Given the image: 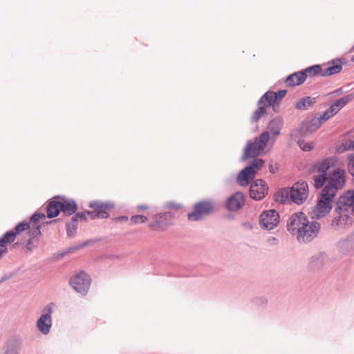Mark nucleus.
Instances as JSON below:
<instances>
[{"label":"nucleus","mask_w":354,"mask_h":354,"mask_svg":"<svg viewBox=\"0 0 354 354\" xmlns=\"http://www.w3.org/2000/svg\"><path fill=\"white\" fill-rule=\"evenodd\" d=\"M54 304H47L43 309V314L37 321V327L43 335H48L52 326V317Z\"/></svg>","instance_id":"obj_10"},{"label":"nucleus","mask_w":354,"mask_h":354,"mask_svg":"<svg viewBox=\"0 0 354 354\" xmlns=\"http://www.w3.org/2000/svg\"><path fill=\"white\" fill-rule=\"evenodd\" d=\"M314 187L316 189L322 188L326 182L328 183L327 174H319L313 176Z\"/></svg>","instance_id":"obj_33"},{"label":"nucleus","mask_w":354,"mask_h":354,"mask_svg":"<svg viewBox=\"0 0 354 354\" xmlns=\"http://www.w3.org/2000/svg\"><path fill=\"white\" fill-rule=\"evenodd\" d=\"M353 214L351 209L336 201L334 216L330 223L331 227L335 230H343L351 227L354 223Z\"/></svg>","instance_id":"obj_1"},{"label":"nucleus","mask_w":354,"mask_h":354,"mask_svg":"<svg viewBox=\"0 0 354 354\" xmlns=\"http://www.w3.org/2000/svg\"><path fill=\"white\" fill-rule=\"evenodd\" d=\"M268 187L263 179L254 180L250 187L249 194L251 198L254 201H261L268 194Z\"/></svg>","instance_id":"obj_12"},{"label":"nucleus","mask_w":354,"mask_h":354,"mask_svg":"<svg viewBox=\"0 0 354 354\" xmlns=\"http://www.w3.org/2000/svg\"><path fill=\"white\" fill-rule=\"evenodd\" d=\"M214 209V205L209 200L201 201L194 205V211L187 214V218L192 221H198L204 216L209 215Z\"/></svg>","instance_id":"obj_7"},{"label":"nucleus","mask_w":354,"mask_h":354,"mask_svg":"<svg viewBox=\"0 0 354 354\" xmlns=\"http://www.w3.org/2000/svg\"><path fill=\"white\" fill-rule=\"evenodd\" d=\"M283 124V120L281 116H277L269 122L267 127L268 130L264 131L268 132V140L270 139V134L273 137H276L280 134Z\"/></svg>","instance_id":"obj_20"},{"label":"nucleus","mask_w":354,"mask_h":354,"mask_svg":"<svg viewBox=\"0 0 354 354\" xmlns=\"http://www.w3.org/2000/svg\"><path fill=\"white\" fill-rule=\"evenodd\" d=\"M259 108L254 111L252 117L251 122H258L263 115L266 113V107L261 105H259Z\"/></svg>","instance_id":"obj_35"},{"label":"nucleus","mask_w":354,"mask_h":354,"mask_svg":"<svg viewBox=\"0 0 354 354\" xmlns=\"http://www.w3.org/2000/svg\"><path fill=\"white\" fill-rule=\"evenodd\" d=\"M78 221L75 218L72 217L71 221L66 224V234L69 237H73L75 235L77 230Z\"/></svg>","instance_id":"obj_32"},{"label":"nucleus","mask_w":354,"mask_h":354,"mask_svg":"<svg viewBox=\"0 0 354 354\" xmlns=\"http://www.w3.org/2000/svg\"><path fill=\"white\" fill-rule=\"evenodd\" d=\"M8 249L7 248H1L0 249V258L1 257V256L3 255V253H6L7 252Z\"/></svg>","instance_id":"obj_55"},{"label":"nucleus","mask_w":354,"mask_h":354,"mask_svg":"<svg viewBox=\"0 0 354 354\" xmlns=\"http://www.w3.org/2000/svg\"><path fill=\"white\" fill-rule=\"evenodd\" d=\"M243 226H245V227H247L250 230H251L252 228V226L250 223L246 222V223H243Z\"/></svg>","instance_id":"obj_56"},{"label":"nucleus","mask_w":354,"mask_h":354,"mask_svg":"<svg viewBox=\"0 0 354 354\" xmlns=\"http://www.w3.org/2000/svg\"><path fill=\"white\" fill-rule=\"evenodd\" d=\"M345 183V171L341 168H337L328 174V183L322 189L336 196L337 191L344 187Z\"/></svg>","instance_id":"obj_5"},{"label":"nucleus","mask_w":354,"mask_h":354,"mask_svg":"<svg viewBox=\"0 0 354 354\" xmlns=\"http://www.w3.org/2000/svg\"><path fill=\"white\" fill-rule=\"evenodd\" d=\"M317 75L322 76V66L319 64L313 65L302 71H299L289 75L285 80L284 82L288 87L302 84L307 77H314Z\"/></svg>","instance_id":"obj_4"},{"label":"nucleus","mask_w":354,"mask_h":354,"mask_svg":"<svg viewBox=\"0 0 354 354\" xmlns=\"http://www.w3.org/2000/svg\"><path fill=\"white\" fill-rule=\"evenodd\" d=\"M22 342L19 338L10 339L7 344L4 354H19L21 349Z\"/></svg>","instance_id":"obj_24"},{"label":"nucleus","mask_w":354,"mask_h":354,"mask_svg":"<svg viewBox=\"0 0 354 354\" xmlns=\"http://www.w3.org/2000/svg\"><path fill=\"white\" fill-rule=\"evenodd\" d=\"M297 143L300 148L304 151H310L313 148V145L311 143L305 142L303 139H299Z\"/></svg>","instance_id":"obj_43"},{"label":"nucleus","mask_w":354,"mask_h":354,"mask_svg":"<svg viewBox=\"0 0 354 354\" xmlns=\"http://www.w3.org/2000/svg\"><path fill=\"white\" fill-rule=\"evenodd\" d=\"M344 63H346L344 59H336L333 60L331 62H329V64H331L330 66L325 69L322 68V76L327 77L339 73L342 71V64Z\"/></svg>","instance_id":"obj_21"},{"label":"nucleus","mask_w":354,"mask_h":354,"mask_svg":"<svg viewBox=\"0 0 354 354\" xmlns=\"http://www.w3.org/2000/svg\"><path fill=\"white\" fill-rule=\"evenodd\" d=\"M264 165V160L262 158H254L253 160L249 162V164L245 167L247 169H249L250 171L253 172L254 174H257V171L260 170Z\"/></svg>","instance_id":"obj_30"},{"label":"nucleus","mask_w":354,"mask_h":354,"mask_svg":"<svg viewBox=\"0 0 354 354\" xmlns=\"http://www.w3.org/2000/svg\"><path fill=\"white\" fill-rule=\"evenodd\" d=\"M273 95H274L273 91L266 92L259 100L257 104L261 105V104H264V102H266L267 104H264L263 106H265V107L271 106L272 105H273L274 104L276 103Z\"/></svg>","instance_id":"obj_29"},{"label":"nucleus","mask_w":354,"mask_h":354,"mask_svg":"<svg viewBox=\"0 0 354 354\" xmlns=\"http://www.w3.org/2000/svg\"><path fill=\"white\" fill-rule=\"evenodd\" d=\"M353 99V96L351 95H344L342 97H340L335 100L333 102L335 106L339 110V111L351 100Z\"/></svg>","instance_id":"obj_34"},{"label":"nucleus","mask_w":354,"mask_h":354,"mask_svg":"<svg viewBox=\"0 0 354 354\" xmlns=\"http://www.w3.org/2000/svg\"><path fill=\"white\" fill-rule=\"evenodd\" d=\"M270 171L271 173H274V169H273V168H272V167H270Z\"/></svg>","instance_id":"obj_59"},{"label":"nucleus","mask_w":354,"mask_h":354,"mask_svg":"<svg viewBox=\"0 0 354 354\" xmlns=\"http://www.w3.org/2000/svg\"><path fill=\"white\" fill-rule=\"evenodd\" d=\"M91 283L90 276L84 271L76 273L70 279V284L73 288L82 295L87 294Z\"/></svg>","instance_id":"obj_9"},{"label":"nucleus","mask_w":354,"mask_h":354,"mask_svg":"<svg viewBox=\"0 0 354 354\" xmlns=\"http://www.w3.org/2000/svg\"><path fill=\"white\" fill-rule=\"evenodd\" d=\"M256 175L253 172L250 171L249 169L245 167L241 169L237 176L236 183L241 187H246L254 181Z\"/></svg>","instance_id":"obj_19"},{"label":"nucleus","mask_w":354,"mask_h":354,"mask_svg":"<svg viewBox=\"0 0 354 354\" xmlns=\"http://www.w3.org/2000/svg\"><path fill=\"white\" fill-rule=\"evenodd\" d=\"M164 207L169 209H178L180 207V205L171 201L165 203Z\"/></svg>","instance_id":"obj_47"},{"label":"nucleus","mask_w":354,"mask_h":354,"mask_svg":"<svg viewBox=\"0 0 354 354\" xmlns=\"http://www.w3.org/2000/svg\"><path fill=\"white\" fill-rule=\"evenodd\" d=\"M28 234L30 236V239H33L34 238L37 237L38 236L41 234V225L34 224L30 226V228H28Z\"/></svg>","instance_id":"obj_36"},{"label":"nucleus","mask_w":354,"mask_h":354,"mask_svg":"<svg viewBox=\"0 0 354 354\" xmlns=\"http://www.w3.org/2000/svg\"><path fill=\"white\" fill-rule=\"evenodd\" d=\"M308 220L307 216L302 212H299L292 214L287 221V230L292 233L298 234V231L300 230L303 224Z\"/></svg>","instance_id":"obj_15"},{"label":"nucleus","mask_w":354,"mask_h":354,"mask_svg":"<svg viewBox=\"0 0 354 354\" xmlns=\"http://www.w3.org/2000/svg\"><path fill=\"white\" fill-rule=\"evenodd\" d=\"M290 201L297 205L303 204L308 196V185L306 181L295 183L289 187Z\"/></svg>","instance_id":"obj_8"},{"label":"nucleus","mask_w":354,"mask_h":354,"mask_svg":"<svg viewBox=\"0 0 354 354\" xmlns=\"http://www.w3.org/2000/svg\"><path fill=\"white\" fill-rule=\"evenodd\" d=\"M15 238L16 233H14V231H7L0 237V247L2 248H7V244L12 243L15 240Z\"/></svg>","instance_id":"obj_28"},{"label":"nucleus","mask_w":354,"mask_h":354,"mask_svg":"<svg viewBox=\"0 0 354 354\" xmlns=\"http://www.w3.org/2000/svg\"><path fill=\"white\" fill-rule=\"evenodd\" d=\"M266 241L270 245H277L279 243V240L274 236L268 237Z\"/></svg>","instance_id":"obj_50"},{"label":"nucleus","mask_w":354,"mask_h":354,"mask_svg":"<svg viewBox=\"0 0 354 354\" xmlns=\"http://www.w3.org/2000/svg\"><path fill=\"white\" fill-rule=\"evenodd\" d=\"M57 221V219H55V220L50 221L49 222H46V224H51V223H55Z\"/></svg>","instance_id":"obj_57"},{"label":"nucleus","mask_w":354,"mask_h":354,"mask_svg":"<svg viewBox=\"0 0 354 354\" xmlns=\"http://www.w3.org/2000/svg\"><path fill=\"white\" fill-rule=\"evenodd\" d=\"M317 102V98L310 96H306L299 99L295 104V108L298 110H307Z\"/></svg>","instance_id":"obj_26"},{"label":"nucleus","mask_w":354,"mask_h":354,"mask_svg":"<svg viewBox=\"0 0 354 354\" xmlns=\"http://www.w3.org/2000/svg\"><path fill=\"white\" fill-rule=\"evenodd\" d=\"M173 218L171 212H163L156 214L153 218V221L149 224V227L155 231H163L169 225Z\"/></svg>","instance_id":"obj_13"},{"label":"nucleus","mask_w":354,"mask_h":354,"mask_svg":"<svg viewBox=\"0 0 354 354\" xmlns=\"http://www.w3.org/2000/svg\"><path fill=\"white\" fill-rule=\"evenodd\" d=\"M271 139L272 140V142H274L275 141V138H272Z\"/></svg>","instance_id":"obj_61"},{"label":"nucleus","mask_w":354,"mask_h":354,"mask_svg":"<svg viewBox=\"0 0 354 354\" xmlns=\"http://www.w3.org/2000/svg\"><path fill=\"white\" fill-rule=\"evenodd\" d=\"M272 108H273L274 111L277 112V106H276L274 104L273 105H272Z\"/></svg>","instance_id":"obj_58"},{"label":"nucleus","mask_w":354,"mask_h":354,"mask_svg":"<svg viewBox=\"0 0 354 354\" xmlns=\"http://www.w3.org/2000/svg\"><path fill=\"white\" fill-rule=\"evenodd\" d=\"M351 60L352 62H354V55H353V56L351 57Z\"/></svg>","instance_id":"obj_60"},{"label":"nucleus","mask_w":354,"mask_h":354,"mask_svg":"<svg viewBox=\"0 0 354 354\" xmlns=\"http://www.w3.org/2000/svg\"><path fill=\"white\" fill-rule=\"evenodd\" d=\"M347 169L348 173L354 177V154L348 155L347 157Z\"/></svg>","instance_id":"obj_41"},{"label":"nucleus","mask_w":354,"mask_h":354,"mask_svg":"<svg viewBox=\"0 0 354 354\" xmlns=\"http://www.w3.org/2000/svg\"><path fill=\"white\" fill-rule=\"evenodd\" d=\"M344 149L346 151L349 150H354V140L353 141H351L349 144L346 143L345 145L343 144Z\"/></svg>","instance_id":"obj_52"},{"label":"nucleus","mask_w":354,"mask_h":354,"mask_svg":"<svg viewBox=\"0 0 354 354\" xmlns=\"http://www.w3.org/2000/svg\"><path fill=\"white\" fill-rule=\"evenodd\" d=\"M88 206L95 211L99 218H107L109 217V212L115 207V204L109 201L96 200L89 202Z\"/></svg>","instance_id":"obj_14"},{"label":"nucleus","mask_w":354,"mask_h":354,"mask_svg":"<svg viewBox=\"0 0 354 354\" xmlns=\"http://www.w3.org/2000/svg\"><path fill=\"white\" fill-rule=\"evenodd\" d=\"M245 203V196L241 192H236L230 196L226 201V208L230 212L240 209Z\"/></svg>","instance_id":"obj_16"},{"label":"nucleus","mask_w":354,"mask_h":354,"mask_svg":"<svg viewBox=\"0 0 354 354\" xmlns=\"http://www.w3.org/2000/svg\"><path fill=\"white\" fill-rule=\"evenodd\" d=\"M321 225L317 221H309L308 220L298 231L297 239L299 243H307L311 242L318 235Z\"/></svg>","instance_id":"obj_6"},{"label":"nucleus","mask_w":354,"mask_h":354,"mask_svg":"<svg viewBox=\"0 0 354 354\" xmlns=\"http://www.w3.org/2000/svg\"><path fill=\"white\" fill-rule=\"evenodd\" d=\"M274 200L281 204L291 203L289 187L279 189L274 195Z\"/></svg>","instance_id":"obj_23"},{"label":"nucleus","mask_w":354,"mask_h":354,"mask_svg":"<svg viewBox=\"0 0 354 354\" xmlns=\"http://www.w3.org/2000/svg\"><path fill=\"white\" fill-rule=\"evenodd\" d=\"M22 245L24 248L25 252L26 253H29L33 250V241L32 239H28L26 243H22Z\"/></svg>","instance_id":"obj_44"},{"label":"nucleus","mask_w":354,"mask_h":354,"mask_svg":"<svg viewBox=\"0 0 354 354\" xmlns=\"http://www.w3.org/2000/svg\"><path fill=\"white\" fill-rule=\"evenodd\" d=\"M147 209H148V206L145 205H140L138 206V210H145Z\"/></svg>","instance_id":"obj_54"},{"label":"nucleus","mask_w":354,"mask_h":354,"mask_svg":"<svg viewBox=\"0 0 354 354\" xmlns=\"http://www.w3.org/2000/svg\"><path fill=\"white\" fill-rule=\"evenodd\" d=\"M252 303L254 305L261 308H265L268 304V299L263 297H257L252 299Z\"/></svg>","instance_id":"obj_38"},{"label":"nucleus","mask_w":354,"mask_h":354,"mask_svg":"<svg viewBox=\"0 0 354 354\" xmlns=\"http://www.w3.org/2000/svg\"><path fill=\"white\" fill-rule=\"evenodd\" d=\"M290 137L292 140L297 141L298 142L299 139H302L305 137L304 132L299 126V128H296L292 129L290 133Z\"/></svg>","instance_id":"obj_37"},{"label":"nucleus","mask_w":354,"mask_h":354,"mask_svg":"<svg viewBox=\"0 0 354 354\" xmlns=\"http://www.w3.org/2000/svg\"><path fill=\"white\" fill-rule=\"evenodd\" d=\"M300 127L305 136L308 133L315 131L319 127V124H317V122L315 121V120H313L310 122L302 121L300 124Z\"/></svg>","instance_id":"obj_27"},{"label":"nucleus","mask_w":354,"mask_h":354,"mask_svg":"<svg viewBox=\"0 0 354 354\" xmlns=\"http://www.w3.org/2000/svg\"><path fill=\"white\" fill-rule=\"evenodd\" d=\"M279 222V214L274 209L263 212L259 216V225L263 230L274 229Z\"/></svg>","instance_id":"obj_11"},{"label":"nucleus","mask_w":354,"mask_h":354,"mask_svg":"<svg viewBox=\"0 0 354 354\" xmlns=\"http://www.w3.org/2000/svg\"><path fill=\"white\" fill-rule=\"evenodd\" d=\"M86 215L89 216L91 219H96L99 218L97 214H96L95 211L94 209L90 211V210H86Z\"/></svg>","instance_id":"obj_51"},{"label":"nucleus","mask_w":354,"mask_h":354,"mask_svg":"<svg viewBox=\"0 0 354 354\" xmlns=\"http://www.w3.org/2000/svg\"><path fill=\"white\" fill-rule=\"evenodd\" d=\"M287 91L285 89H281L278 91L277 92H273V97H274L275 102H277L279 100H282L286 95Z\"/></svg>","instance_id":"obj_46"},{"label":"nucleus","mask_w":354,"mask_h":354,"mask_svg":"<svg viewBox=\"0 0 354 354\" xmlns=\"http://www.w3.org/2000/svg\"><path fill=\"white\" fill-rule=\"evenodd\" d=\"M45 218L46 215L44 213L35 212L32 215V216L30 218V222L28 223L31 225H32L33 224L35 225H39L37 223L39 222V219Z\"/></svg>","instance_id":"obj_40"},{"label":"nucleus","mask_w":354,"mask_h":354,"mask_svg":"<svg viewBox=\"0 0 354 354\" xmlns=\"http://www.w3.org/2000/svg\"><path fill=\"white\" fill-rule=\"evenodd\" d=\"M73 218H75L77 221L81 220V221H86V212H77L75 214L74 216H73Z\"/></svg>","instance_id":"obj_48"},{"label":"nucleus","mask_w":354,"mask_h":354,"mask_svg":"<svg viewBox=\"0 0 354 354\" xmlns=\"http://www.w3.org/2000/svg\"><path fill=\"white\" fill-rule=\"evenodd\" d=\"M339 248L344 252H354V230L339 243Z\"/></svg>","instance_id":"obj_25"},{"label":"nucleus","mask_w":354,"mask_h":354,"mask_svg":"<svg viewBox=\"0 0 354 354\" xmlns=\"http://www.w3.org/2000/svg\"><path fill=\"white\" fill-rule=\"evenodd\" d=\"M326 259V254L324 252H318L312 256L310 259L308 267L311 270H318L322 268Z\"/></svg>","instance_id":"obj_22"},{"label":"nucleus","mask_w":354,"mask_h":354,"mask_svg":"<svg viewBox=\"0 0 354 354\" xmlns=\"http://www.w3.org/2000/svg\"><path fill=\"white\" fill-rule=\"evenodd\" d=\"M115 219L118 221H126L128 220V216H121L116 218Z\"/></svg>","instance_id":"obj_53"},{"label":"nucleus","mask_w":354,"mask_h":354,"mask_svg":"<svg viewBox=\"0 0 354 354\" xmlns=\"http://www.w3.org/2000/svg\"><path fill=\"white\" fill-rule=\"evenodd\" d=\"M59 201L61 205L59 207L64 214L71 216L77 210V205L74 199L61 196Z\"/></svg>","instance_id":"obj_17"},{"label":"nucleus","mask_w":354,"mask_h":354,"mask_svg":"<svg viewBox=\"0 0 354 354\" xmlns=\"http://www.w3.org/2000/svg\"><path fill=\"white\" fill-rule=\"evenodd\" d=\"M59 198L61 196H56L50 198L46 205V217L48 218H53L57 217L62 212L60 209V201Z\"/></svg>","instance_id":"obj_18"},{"label":"nucleus","mask_w":354,"mask_h":354,"mask_svg":"<svg viewBox=\"0 0 354 354\" xmlns=\"http://www.w3.org/2000/svg\"><path fill=\"white\" fill-rule=\"evenodd\" d=\"M335 197L332 193L322 189L311 212L312 218L319 219L327 215L333 209Z\"/></svg>","instance_id":"obj_3"},{"label":"nucleus","mask_w":354,"mask_h":354,"mask_svg":"<svg viewBox=\"0 0 354 354\" xmlns=\"http://www.w3.org/2000/svg\"><path fill=\"white\" fill-rule=\"evenodd\" d=\"M352 50L354 51V45H353V47Z\"/></svg>","instance_id":"obj_63"},{"label":"nucleus","mask_w":354,"mask_h":354,"mask_svg":"<svg viewBox=\"0 0 354 354\" xmlns=\"http://www.w3.org/2000/svg\"><path fill=\"white\" fill-rule=\"evenodd\" d=\"M326 111L333 117L339 112V110L332 104Z\"/></svg>","instance_id":"obj_49"},{"label":"nucleus","mask_w":354,"mask_h":354,"mask_svg":"<svg viewBox=\"0 0 354 354\" xmlns=\"http://www.w3.org/2000/svg\"><path fill=\"white\" fill-rule=\"evenodd\" d=\"M30 228V223L26 221H22L19 223L15 228L14 233H16V236L20 234L21 232L28 230Z\"/></svg>","instance_id":"obj_39"},{"label":"nucleus","mask_w":354,"mask_h":354,"mask_svg":"<svg viewBox=\"0 0 354 354\" xmlns=\"http://www.w3.org/2000/svg\"><path fill=\"white\" fill-rule=\"evenodd\" d=\"M130 221L133 224L143 223L147 221V217L144 215H134L131 217Z\"/></svg>","instance_id":"obj_42"},{"label":"nucleus","mask_w":354,"mask_h":354,"mask_svg":"<svg viewBox=\"0 0 354 354\" xmlns=\"http://www.w3.org/2000/svg\"><path fill=\"white\" fill-rule=\"evenodd\" d=\"M293 81H294V82H296V81H297V77H294V78H293Z\"/></svg>","instance_id":"obj_62"},{"label":"nucleus","mask_w":354,"mask_h":354,"mask_svg":"<svg viewBox=\"0 0 354 354\" xmlns=\"http://www.w3.org/2000/svg\"><path fill=\"white\" fill-rule=\"evenodd\" d=\"M330 166L331 164L329 159L326 158L315 164L313 166V169L318 171L319 174H327V171L330 169Z\"/></svg>","instance_id":"obj_31"},{"label":"nucleus","mask_w":354,"mask_h":354,"mask_svg":"<svg viewBox=\"0 0 354 354\" xmlns=\"http://www.w3.org/2000/svg\"><path fill=\"white\" fill-rule=\"evenodd\" d=\"M268 142V132H263L254 140H248L241 158V161L258 157L265 149Z\"/></svg>","instance_id":"obj_2"},{"label":"nucleus","mask_w":354,"mask_h":354,"mask_svg":"<svg viewBox=\"0 0 354 354\" xmlns=\"http://www.w3.org/2000/svg\"><path fill=\"white\" fill-rule=\"evenodd\" d=\"M330 118H332V116L330 115V114L326 110L322 115H320L319 118H317L316 122H317V124H319V127H320V125L323 122L328 120Z\"/></svg>","instance_id":"obj_45"}]
</instances>
